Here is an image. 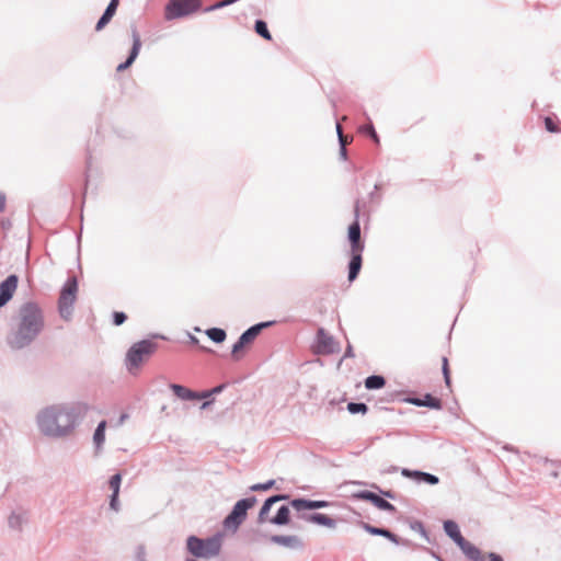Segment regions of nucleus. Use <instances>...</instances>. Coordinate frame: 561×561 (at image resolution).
Listing matches in <instances>:
<instances>
[{"label": "nucleus", "instance_id": "nucleus-5", "mask_svg": "<svg viewBox=\"0 0 561 561\" xmlns=\"http://www.w3.org/2000/svg\"><path fill=\"white\" fill-rule=\"evenodd\" d=\"M255 503V497H248L238 501L231 513L224 520L225 529L236 533L239 526L244 522L248 510L253 507Z\"/></svg>", "mask_w": 561, "mask_h": 561}, {"label": "nucleus", "instance_id": "nucleus-37", "mask_svg": "<svg viewBox=\"0 0 561 561\" xmlns=\"http://www.w3.org/2000/svg\"><path fill=\"white\" fill-rule=\"evenodd\" d=\"M364 528L371 535H380V530L381 528H377V527H374V526H370L368 524H365L364 525Z\"/></svg>", "mask_w": 561, "mask_h": 561}, {"label": "nucleus", "instance_id": "nucleus-17", "mask_svg": "<svg viewBox=\"0 0 561 561\" xmlns=\"http://www.w3.org/2000/svg\"><path fill=\"white\" fill-rule=\"evenodd\" d=\"M458 547L462 550V552L472 561H481L485 560L481 557L480 550L472 545L470 541L463 539L458 543Z\"/></svg>", "mask_w": 561, "mask_h": 561}, {"label": "nucleus", "instance_id": "nucleus-4", "mask_svg": "<svg viewBox=\"0 0 561 561\" xmlns=\"http://www.w3.org/2000/svg\"><path fill=\"white\" fill-rule=\"evenodd\" d=\"M222 536L216 535L207 539L191 536L187 539V550L197 558H211L220 552Z\"/></svg>", "mask_w": 561, "mask_h": 561}, {"label": "nucleus", "instance_id": "nucleus-26", "mask_svg": "<svg viewBox=\"0 0 561 561\" xmlns=\"http://www.w3.org/2000/svg\"><path fill=\"white\" fill-rule=\"evenodd\" d=\"M105 428H106V422L105 421L100 422V424L98 425V427L94 432V436H93V440H94L96 447H101L105 440Z\"/></svg>", "mask_w": 561, "mask_h": 561}, {"label": "nucleus", "instance_id": "nucleus-34", "mask_svg": "<svg viewBox=\"0 0 561 561\" xmlns=\"http://www.w3.org/2000/svg\"><path fill=\"white\" fill-rule=\"evenodd\" d=\"M127 319V316L124 312L115 311L113 314V322L115 325L123 324Z\"/></svg>", "mask_w": 561, "mask_h": 561}, {"label": "nucleus", "instance_id": "nucleus-19", "mask_svg": "<svg viewBox=\"0 0 561 561\" xmlns=\"http://www.w3.org/2000/svg\"><path fill=\"white\" fill-rule=\"evenodd\" d=\"M352 259L348 266V280L353 282L362 267V252H351Z\"/></svg>", "mask_w": 561, "mask_h": 561}, {"label": "nucleus", "instance_id": "nucleus-38", "mask_svg": "<svg viewBox=\"0 0 561 561\" xmlns=\"http://www.w3.org/2000/svg\"><path fill=\"white\" fill-rule=\"evenodd\" d=\"M5 209V195L0 192V213Z\"/></svg>", "mask_w": 561, "mask_h": 561}, {"label": "nucleus", "instance_id": "nucleus-2", "mask_svg": "<svg viewBox=\"0 0 561 561\" xmlns=\"http://www.w3.org/2000/svg\"><path fill=\"white\" fill-rule=\"evenodd\" d=\"M44 314L34 302L22 305L18 313V325L10 337L13 347L21 348L28 345L43 330Z\"/></svg>", "mask_w": 561, "mask_h": 561}, {"label": "nucleus", "instance_id": "nucleus-12", "mask_svg": "<svg viewBox=\"0 0 561 561\" xmlns=\"http://www.w3.org/2000/svg\"><path fill=\"white\" fill-rule=\"evenodd\" d=\"M348 239L351 242V252H363L364 243L360 240V227L358 220L350 226Z\"/></svg>", "mask_w": 561, "mask_h": 561}, {"label": "nucleus", "instance_id": "nucleus-3", "mask_svg": "<svg viewBox=\"0 0 561 561\" xmlns=\"http://www.w3.org/2000/svg\"><path fill=\"white\" fill-rule=\"evenodd\" d=\"M157 343L150 340H142L135 343L127 352L126 367L129 373L137 374L141 365L145 364L157 351Z\"/></svg>", "mask_w": 561, "mask_h": 561}, {"label": "nucleus", "instance_id": "nucleus-36", "mask_svg": "<svg viewBox=\"0 0 561 561\" xmlns=\"http://www.w3.org/2000/svg\"><path fill=\"white\" fill-rule=\"evenodd\" d=\"M379 536H383V537H386V538L390 539L391 541L397 542V537H396V535H393L392 533H390V531H389V530H387V529L381 528V530H380V535H379Z\"/></svg>", "mask_w": 561, "mask_h": 561}, {"label": "nucleus", "instance_id": "nucleus-14", "mask_svg": "<svg viewBox=\"0 0 561 561\" xmlns=\"http://www.w3.org/2000/svg\"><path fill=\"white\" fill-rule=\"evenodd\" d=\"M170 388L178 398L183 399V400L204 399L209 396V392H204L202 394H197V393L193 392L192 390L185 388L184 386L175 385V383L171 385Z\"/></svg>", "mask_w": 561, "mask_h": 561}, {"label": "nucleus", "instance_id": "nucleus-22", "mask_svg": "<svg viewBox=\"0 0 561 561\" xmlns=\"http://www.w3.org/2000/svg\"><path fill=\"white\" fill-rule=\"evenodd\" d=\"M302 517L307 522L319 524V525L327 526V527H334V525H335V522L331 517H329L324 514H320V513L304 515Z\"/></svg>", "mask_w": 561, "mask_h": 561}, {"label": "nucleus", "instance_id": "nucleus-13", "mask_svg": "<svg viewBox=\"0 0 561 561\" xmlns=\"http://www.w3.org/2000/svg\"><path fill=\"white\" fill-rule=\"evenodd\" d=\"M141 47V41L138 32L133 30V48L127 60L117 67V71H124L127 69L137 58Z\"/></svg>", "mask_w": 561, "mask_h": 561}, {"label": "nucleus", "instance_id": "nucleus-7", "mask_svg": "<svg viewBox=\"0 0 561 561\" xmlns=\"http://www.w3.org/2000/svg\"><path fill=\"white\" fill-rule=\"evenodd\" d=\"M199 7L201 0H170L164 16L167 20H174L197 11Z\"/></svg>", "mask_w": 561, "mask_h": 561}, {"label": "nucleus", "instance_id": "nucleus-8", "mask_svg": "<svg viewBox=\"0 0 561 561\" xmlns=\"http://www.w3.org/2000/svg\"><path fill=\"white\" fill-rule=\"evenodd\" d=\"M78 291V284L76 278L69 279L61 290L59 297V311L62 317L67 318L70 314L72 305L76 301Z\"/></svg>", "mask_w": 561, "mask_h": 561}, {"label": "nucleus", "instance_id": "nucleus-11", "mask_svg": "<svg viewBox=\"0 0 561 561\" xmlns=\"http://www.w3.org/2000/svg\"><path fill=\"white\" fill-rule=\"evenodd\" d=\"M357 499L365 500L371 502L376 507L382 511L394 512L396 507L388 501L383 500L379 495L369 492L363 491L355 495Z\"/></svg>", "mask_w": 561, "mask_h": 561}, {"label": "nucleus", "instance_id": "nucleus-15", "mask_svg": "<svg viewBox=\"0 0 561 561\" xmlns=\"http://www.w3.org/2000/svg\"><path fill=\"white\" fill-rule=\"evenodd\" d=\"M290 506L297 512H302L324 507L327 506V502L296 499L290 502Z\"/></svg>", "mask_w": 561, "mask_h": 561}, {"label": "nucleus", "instance_id": "nucleus-40", "mask_svg": "<svg viewBox=\"0 0 561 561\" xmlns=\"http://www.w3.org/2000/svg\"><path fill=\"white\" fill-rule=\"evenodd\" d=\"M341 156L343 159H346V147H341Z\"/></svg>", "mask_w": 561, "mask_h": 561}, {"label": "nucleus", "instance_id": "nucleus-30", "mask_svg": "<svg viewBox=\"0 0 561 561\" xmlns=\"http://www.w3.org/2000/svg\"><path fill=\"white\" fill-rule=\"evenodd\" d=\"M347 410L352 413V414H356V413H366L368 408L366 404L364 403H354V402H351L347 404Z\"/></svg>", "mask_w": 561, "mask_h": 561}, {"label": "nucleus", "instance_id": "nucleus-33", "mask_svg": "<svg viewBox=\"0 0 561 561\" xmlns=\"http://www.w3.org/2000/svg\"><path fill=\"white\" fill-rule=\"evenodd\" d=\"M336 130L339 134V140H340L341 147H346V145L350 144L353 140V138L343 135L342 127L340 124L336 125Z\"/></svg>", "mask_w": 561, "mask_h": 561}, {"label": "nucleus", "instance_id": "nucleus-39", "mask_svg": "<svg viewBox=\"0 0 561 561\" xmlns=\"http://www.w3.org/2000/svg\"><path fill=\"white\" fill-rule=\"evenodd\" d=\"M489 559H490V561H503L502 557L496 553H490ZM481 561H486V560H481Z\"/></svg>", "mask_w": 561, "mask_h": 561}, {"label": "nucleus", "instance_id": "nucleus-42", "mask_svg": "<svg viewBox=\"0 0 561 561\" xmlns=\"http://www.w3.org/2000/svg\"><path fill=\"white\" fill-rule=\"evenodd\" d=\"M126 417H127V415H126V414H123V415L121 416V423H123V422L125 421V419H126Z\"/></svg>", "mask_w": 561, "mask_h": 561}, {"label": "nucleus", "instance_id": "nucleus-20", "mask_svg": "<svg viewBox=\"0 0 561 561\" xmlns=\"http://www.w3.org/2000/svg\"><path fill=\"white\" fill-rule=\"evenodd\" d=\"M122 482V476L119 473L114 474L110 480V489L112 490L113 494L111 496L110 505L113 510H117V499L119 493V486Z\"/></svg>", "mask_w": 561, "mask_h": 561}, {"label": "nucleus", "instance_id": "nucleus-43", "mask_svg": "<svg viewBox=\"0 0 561 561\" xmlns=\"http://www.w3.org/2000/svg\"><path fill=\"white\" fill-rule=\"evenodd\" d=\"M220 390H221V387H217L211 392H219Z\"/></svg>", "mask_w": 561, "mask_h": 561}, {"label": "nucleus", "instance_id": "nucleus-25", "mask_svg": "<svg viewBox=\"0 0 561 561\" xmlns=\"http://www.w3.org/2000/svg\"><path fill=\"white\" fill-rule=\"evenodd\" d=\"M386 380L382 376L374 375L369 376L365 380V387L369 390L380 389L385 386Z\"/></svg>", "mask_w": 561, "mask_h": 561}, {"label": "nucleus", "instance_id": "nucleus-35", "mask_svg": "<svg viewBox=\"0 0 561 561\" xmlns=\"http://www.w3.org/2000/svg\"><path fill=\"white\" fill-rule=\"evenodd\" d=\"M273 484H274V481L271 480V481H268L266 483H263V484H254V485L251 486V489L253 491L268 490V489H271L273 486Z\"/></svg>", "mask_w": 561, "mask_h": 561}, {"label": "nucleus", "instance_id": "nucleus-6", "mask_svg": "<svg viewBox=\"0 0 561 561\" xmlns=\"http://www.w3.org/2000/svg\"><path fill=\"white\" fill-rule=\"evenodd\" d=\"M286 496L285 495H274L270 499H267L263 506L261 507V511L259 513V523H265V522H270L271 524H275V525H286L289 523V515H290V511H289V507L288 506H282L279 507L277 514L272 517V518H267V514L271 510V507L273 506L274 503L278 502V501H282V500H285Z\"/></svg>", "mask_w": 561, "mask_h": 561}, {"label": "nucleus", "instance_id": "nucleus-23", "mask_svg": "<svg viewBox=\"0 0 561 561\" xmlns=\"http://www.w3.org/2000/svg\"><path fill=\"white\" fill-rule=\"evenodd\" d=\"M444 529L446 534L458 545L465 538L462 537L458 525L453 520H446L444 523Z\"/></svg>", "mask_w": 561, "mask_h": 561}, {"label": "nucleus", "instance_id": "nucleus-1", "mask_svg": "<svg viewBox=\"0 0 561 561\" xmlns=\"http://www.w3.org/2000/svg\"><path fill=\"white\" fill-rule=\"evenodd\" d=\"M88 411L83 403L54 405L38 415V426L48 436L64 437L72 433L78 420Z\"/></svg>", "mask_w": 561, "mask_h": 561}, {"label": "nucleus", "instance_id": "nucleus-10", "mask_svg": "<svg viewBox=\"0 0 561 561\" xmlns=\"http://www.w3.org/2000/svg\"><path fill=\"white\" fill-rule=\"evenodd\" d=\"M16 288L18 277L15 275H10L0 284V308L13 297Z\"/></svg>", "mask_w": 561, "mask_h": 561}, {"label": "nucleus", "instance_id": "nucleus-29", "mask_svg": "<svg viewBox=\"0 0 561 561\" xmlns=\"http://www.w3.org/2000/svg\"><path fill=\"white\" fill-rule=\"evenodd\" d=\"M545 127L549 133H560L561 127L559 126L558 119L547 116L545 118Z\"/></svg>", "mask_w": 561, "mask_h": 561}, {"label": "nucleus", "instance_id": "nucleus-18", "mask_svg": "<svg viewBox=\"0 0 561 561\" xmlns=\"http://www.w3.org/2000/svg\"><path fill=\"white\" fill-rule=\"evenodd\" d=\"M272 541L277 545H280V546H284L287 548H293V549H297L302 546L301 540L297 536L275 535L272 537Z\"/></svg>", "mask_w": 561, "mask_h": 561}, {"label": "nucleus", "instance_id": "nucleus-32", "mask_svg": "<svg viewBox=\"0 0 561 561\" xmlns=\"http://www.w3.org/2000/svg\"><path fill=\"white\" fill-rule=\"evenodd\" d=\"M442 362H443L442 369H443L446 386L450 387V371H449V364H448L447 357H443Z\"/></svg>", "mask_w": 561, "mask_h": 561}, {"label": "nucleus", "instance_id": "nucleus-27", "mask_svg": "<svg viewBox=\"0 0 561 561\" xmlns=\"http://www.w3.org/2000/svg\"><path fill=\"white\" fill-rule=\"evenodd\" d=\"M206 334H207V336H208L211 341H214V342H216V343H221V342H224V341H225V339H226V332H225V330L219 329V328H211V329H208V330L206 331Z\"/></svg>", "mask_w": 561, "mask_h": 561}, {"label": "nucleus", "instance_id": "nucleus-21", "mask_svg": "<svg viewBox=\"0 0 561 561\" xmlns=\"http://www.w3.org/2000/svg\"><path fill=\"white\" fill-rule=\"evenodd\" d=\"M402 474L404 477H409V478H415V479H419V480H423L430 484H437L438 483V478L436 476H433L431 473H426V472H421V471H410L408 469H403L402 470Z\"/></svg>", "mask_w": 561, "mask_h": 561}, {"label": "nucleus", "instance_id": "nucleus-28", "mask_svg": "<svg viewBox=\"0 0 561 561\" xmlns=\"http://www.w3.org/2000/svg\"><path fill=\"white\" fill-rule=\"evenodd\" d=\"M255 32L266 41H272V35L264 21L257 20L255 22Z\"/></svg>", "mask_w": 561, "mask_h": 561}, {"label": "nucleus", "instance_id": "nucleus-16", "mask_svg": "<svg viewBox=\"0 0 561 561\" xmlns=\"http://www.w3.org/2000/svg\"><path fill=\"white\" fill-rule=\"evenodd\" d=\"M118 4H119V0H111L105 12L103 13V15L101 16V19L99 20V22L95 25V30L98 32L101 31L103 27H105V25L107 23H110V21L116 13Z\"/></svg>", "mask_w": 561, "mask_h": 561}, {"label": "nucleus", "instance_id": "nucleus-41", "mask_svg": "<svg viewBox=\"0 0 561 561\" xmlns=\"http://www.w3.org/2000/svg\"><path fill=\"white\" fill-rule=\"evenodd\" d=\"M345 356H353L351 347L347 348V351L345 353Z\"/></svg>", "mask_w": 561, "mask_h": 561}, {"label": "nucleus", "instance_id": "nucleus-24", "mask_svg": "<svg viewBox=\"0 0 561 561\" xmlns=\"http://www.w3.org/2000/svg\"><path fill=\"white\" fill-rule=\"evenodd\" d=\"M412 403H414L419 407H428L432 409H440L442 408L440 400L431 394H425L423 399H413Z\"/></svg>", "mask_w": 561, "mask_h": 561}, {"label": "nucleus", "instance_id": "nucleus-9", "mask_svg": "<svg viewBox=\"0 0 561 561\" xmlns=\"http://www.w3.org/2000/svg\"><path fill=\"white\" fill-rule=\"evenodd\" d=\"M266 324H257L249 330H247L238 340V342L232 347V357L234 359H239L242 356V350L250 343L253 342V340L259 335L262 328Z\"/></svg>", "mask_w": 561, "mask_h": 561}, {"label": "nucleus", "instance_id": "nucleus-31", "mask_svg": "<svg viewBox=\"0 0 561 561\" xmlns=\"http://www.w3.org/2000/svg\"><path fill=\"white\" fill-rule=\"evenodd\" d=\"M360 131L369 135L376 145L380 144L379 136L377 135V133L371 124L363 126L360 128Z\"/></svg>", "mask_w": 561, "mask_h": 561}]
</instances>
